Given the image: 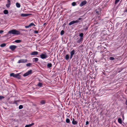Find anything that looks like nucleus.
<instances>
[{
	"label": "nucleus",
	"mask_w": 127,
	"mask_h": 127,
	"mask_svg": "<svg viewBox=\"0 0 127 127\" xmlns=\"http://www.w3.org/2000/svg\"><path fill=\"white\" fill-rule=\"evenodd\" d=\"M8 33L15 35H18L20 33V32L18 31L15 30H13L10 31Z\"/></svg>",
	"instance_id": "nucleus-1"
},
{
	"label": "nucleus",
	"mask_w": 127,
	"mask_h": 127,
	"mask_svg": "<svg viewBox=\"0 0 127 127\" xmlns=\"http://www.w3.org/2000/svg\"><path fill=\"white\" fill-rule=\"evenodd\" d=\"M40 56L41 58L42 59H46L48 57V55L46 54H42L40 55Z\"/></svg>",
	"instance_id": "nucleus-2"
},
{
	"label": "nucleus",
	"mask_w": 127,
	"mask_h": 127,
	"mask_svg": "<svg viewBox=\"0 0 127 127\" xmlns=\"http://www.w3.org/2000/svg\"><path fill=\"white\" fill-rule=\"evenodd\" d=\"M80 22L79 21H78V20H76L75 21H71L70 22L69 24L68 25L69 26H70L73 24H74L75 23H78Z\"/></svg>",
	"instance_id": "nucleus-3"
},
{
	"label": "nucleus",
	"mask_w": 127,
	"mask_h": 127,
	"mask_svg": "<svg viewBox=\"0 0 127 127\" xmlns=\"http://www.w3.org/2000/svg\"><path fill=\"white\" fill-rule=\"evenodd\" d=\"M32 70H30L29 71H28L27 72H26V73H24L23 75V76L24 77H26L29 74H31L32 73Z\"/></svg>",
	"instance_id": "nucleus-4"
},
{
	"label": "nucleus",
	"mask_w": 127,
	"mask_h": 127,
	"mask_svg": "<svg viewBox=\"0 0 127 127\" xmlns=\"http://www.w3.org/2000/svg\"><path fill=\"white\" fill-rule=\"evenodd\" d=\"M27 61L26 59H21L19 60L18 62V63L20 64V63H25Z\"/></svg>",
	"instance_id": "nucleus-5"
},
{
	"label": "nucleus",
	"mask_w": 127,
	"mask_h": 127,
	"mask_svg": "<svg viewBox=\"0 0 127 127\" xmlns=\"http://www.w3.org/2000/svg\"><path fill=\"white\" fill-rule=\"evenodd\" d=\"M17 46H16L12 45L10 46L9 48L12 51H14L17 48Z\"/></svg>",
	"instance_id": "nucleus-6"
},
{
	"label": "nucleus",
	"mask_w": 127,
	"mask_h": 127,
	"mask_svg": "<svg viewBox=\"0 0 127 127\" xmlns=\"http://www.w3.org/2000/svg\"><path fill=\"white\" fill-rule=\"evenodd\" d=\"M87 3L86 0H85L82 2L80 4V6L81 7H82L83 5L86 4Z\"/></svg>",
	"instance_id": "nucleus-7"
},
{
	"label": "nucleus",
	"mask_w": 127,
	"mask_h": 127,
	"mask_svg": "<svg viewBox=\"0 0 127 127\" xmlns=\"http://www.w3.org/2000/svg\"><path fill=\"white\" fill-rule=\"evenodd\" d=\"M75 51L74 50H73L71 51L70 53V59H71L73 57V55L75 54Z\"/></svg>",
	"instance_id": "nucleus-8"
},
{
	"label": "nucleus",
	"mask_w": 127,
	"mask_h": 127,
	"mask_svg": "<svg viewBox=\"0 0 127 127\" xmlns=\"http://www.w3.org/2000/svg\"><path fill=\"white\" fill-rule=\"evenodd\" d=\"M83 39V38H78L77 42L78 43H80L81 42H82Z\"/></svg>",
	"instance_id": "nucleus-9"
},
{
	"label": "nucleus",
	"mask_w": 127,
	"mask_h": 127,
	"mask_svg": "<svg viewBox=\"0 0 127 127\" xmlns=\"http://www.w3.org/2000/svg\"><path fill=\"white\" fill-rule=\"evenodd\" d=\"M38 53L37 52L35 51L32 52L31 54V55H38Z\"/></svg>",
	"instance_id": "nucleus-10"
},
{
	"label": "nucleus",
	"mask_w": 127,
	"mask_h": 127,
	"mask_svg": "<svg viewBox=\"0 0 127 127\" xmlns=\"http://www.w3.org/2000/svg\"><path fill=\"white\" fill-rule=\"evenodd\" d=\"M30 14L27 13H23L21 14V16L22 17H27L29 16Z\"/></svg>",
	"instance_id": "nucleus-11"
},
{
	"label": "nucleus",
	"mask_w": 127,
	"mask_h": 127,
	"mask_svg": "<svg viewBox=\"0 0 127 127\" xmlns=\"http://www.w3.org/2000/svg\"><path fill=\"white\" fill-rule=\"evenodd\" d=\"M10 0H8V3L6 5V7L7 8L10 7Z\"/></svg>",
	"instance_id": "nucleus-12"
},
{
	"label": "nucleus",
	"mask_w": 127,
	"mask_h": 127,
	"mask_svg": "<svg viewBox=\"0 0 127 127\" xmlns=\"http://www.w3.org/2000/svg\"><path fill=\"white\" fill-rule=\"evenodd\" d=\"M20 74V73H19L15 74L14 78H17L18 79H20V76L19 75Z\"/></svg>",
	"instance_id": "nucleus-13"
},
{
	"label": "nucleus",
	"mask_w": 127,
	"mask_h": 127,
	"mask_svg": "<svg viewBox=\"0 0 127 127\" xmlns=\"http://www.w3.org/2000/svg\"><path fill=\"white\" fill-rule=\"evenodd\" d=\"M72 124L74 125H76L77 124L78 122L76 121H75L74 118H73L72 121Z\"/></svg>",
	"instance_id": "nucleus-14"
},
{
	"label": "nucleus",
	"mask_w": 127,
	"mask_h": 127,
	"mask_svg": "<svg viewBox=\"0 0 127 127\" xmlns=\"http://www.w3.org/2000/svg\"><path fill=\"white\" fill-rule=\"evenodd\" d=\"M33 62L36 63L38 60V59L37 58H34L32 59Z\"/></svg>",
	"instance_id": "nucleus-15"
},
{
	"label": "nucleus",
	"mask_w": 127,
	"mask_h": 127,
	"mask_svg": "<svg viewBox=\"0 0 127 127\" xmlns=\"http://www.w3.org/2000/svg\"><path fill=\"white\" fill-rule=\"evenodd\" d=\"M34 124V123H32L31 124L26 125L25 126V127H30L33 125Z\"/></svg>",
	"instance_id": "nucleus-16"
},
{
	"label": "nucleus",
	"mask_w": 127,
	"mask_h": 127,
	"mask_svg": "<svg viewBox=\"0 0 127 127\" xmlns=\"http://www.w3.org/2000/svg\"><path fill=\"white\" fill-rule=\"evenodd\" d=\"M69 58V56L68 54L66 55H65V59L66 60H68Z\"/></svg>",
	"instance_id": "nucleus-17"
},
{
	"label": "nucleus",
	"mask_w": 127,
	"mask_h": 127,
	"mask_svg": "<svg viewBox=\"0 0 127 127\" xmlns=\"http://www.w3.org/2000/svg\"><path fill=\"white\" fill-rule=\"evenodd\" d=\"M8 12L7 10H5L3 11V13L4 14H6L8 13Z\"/></svg>",
	"instance_id": "nucleus-18"
},
{
	"label": "nucleus",
	"mask_w": 127,
	"mask_h": 127,
	"mask_svg": "<svg viewBox=\"0 0 127 127\" xmlns=\"http://www.w3.org/2000/svg\"><path fill=\"white\" fill-rule=\"evenodd\" d=\"M52 65L51 63H48L47 64V66L48 68H50L52 66Z\"/></svg>",
	"instance_id": "nucleus-19"
},
{
	"label": "nucleus",
	"mask_w": 127,
	"mask_h": 127,
	"mask_svg": "<svg viewBox=\"0 0 127 127\" xmlns=\"http://www.w3.org/2000/svg\"><path fill=\"white\" fill-rule=\"evenodd\" d=\"M16 6L18 8H20L21 6L20 4L18 2L16 3Z\"/></svg>",
	"instance_id": "nucleus-20"
},
{
	"label": "nucleus",
	"mask_w": 127,
	"mask_h": 127,
	"mask_svg": "<svg viewBox=\"0 0 127 127\" xmlns=\"http://www.w3.org/2000/svg\"><path fill=\"white\" fill-rule=\"evenodd\" d=\"M6 44L4 43H3L1 44L0 45V46L1 47H4L5 46H6Z\"/></svg>",
	"instance_id": "nucleus-21"
},
{
	"label": "nucleus",
	"mask_w": 127,
	"mask_h": 127,
	"mask_svg": "<svg viewBox=\"0 0 127 127\" xmlns=\"http://www.w3.org/2000/svg\"><path fill=\"white\" fill-rule=\"evenodd\" d=\"M118 122L120 124H122V120L121 118H119L118 119Z\"/></svg>",
	"instance_id": "nucleus-22"
},
{
	"label": "nucleus",
	"mask_w": 127,
	"mask_h": 127,
	"mask_svg": "<svg viewBox=\"0 0 127 127\" xmlns=\"http://www.w3.org/2000/svg\"><path fill=\"white\" fill-rule=\"evenodd\" d=\"M40 103L41 104H44L45 103V101L44 100H42L41 101Z\"/></svg>",
	"instance_id": "nucleus-23"
},
{
	"label": "nucleus",
	"mask_w": 127,
	"mask_h": 127,
	"mask_svg": "<svg viewBox=\"0 0 127 127\" xmlns=\"http://www.w3.org/2000/svg\"><path fill=\"white\" fill-rule=\"evenodd\" d=\"M123 69L122 68H119L118 70H117L118 72V73H119L121 71L123 70Z\"/></svg>",
	"instance_id": "nucleus-24"
},
{
	"label": "nucleus",
	"mask_w": 127,
	"mask_h": 127,
	"mask_svg": "<svg viewBox=\"0 0 127 127\" xmlns=\"http://www.w3.org/2000/svg\"><path fill=\"white\" fill-rule=\"evenodd\" d=\"M21 42V40H17L15 41V42L17 43H19Z\"/></svg>",
	"instance_id": "nucleus-25"
},
{
	"label": "nucleus",
	"mask_w": 127,
	"mask_h": 127,
	"mask_svg": "<svg viewBox=\"0 0 127 127\" xmlns=\"http://www.w3.org/2000/svg\"><path fill=\"white\" fill-rule=\"evenodd\" d=\"M37 86L39 87H41L42 85V83L39 82L37 84Z\"/></svg>",
	"instance_id": "nucleus-26"
},
{
	"label": "nucleus",
	"mask_w": 127,
	"mask_h": 127,
	"mask_svg": "<svg viewBox=\"0 0 127 127\" xmlns=\"http://www.w3.org/2000/svg\"><path fill=\"white\" fill-rule=\"evenodd\" d=\"M66 122L67 123H69L70 122V120L69 119L67 118L66 120Z\"/></svg>",
	"instance_id": "nucleus-27"
},
{
	"label": "nucleus",
	"mask_w": 127,
	"mask_h": 127,
	"mask_svg": "<svg viewBox=\"0 0 127 127\" xmlns=\"http://www.w3.org/2000/svg\"><path fill=\"white\" fill-rule=\"evenodd\" d=\"M15 74L14 73H12L10 74V76H13V77H14Z\"/></svg>",
	"instance_id": "nucleus-28"
},
{
	"label": "nucleus",
	"mask_w": 127,
	"mask_h": 127,
	"mask_svg": "<svg viewBox=\"0 0 127 127\" xmlns=\"http://www.w3.org/2000/svg\"><path fill=\"white\" fill-rule=\"evenodd\" d=\"M79 36L81 37L80 38H83V34L82 33H81L79 34Z\"/></svg>",
	"instance_id": "nucleus-29"
},
{
	"label": "nucleus",
	"mask_w": 127,
	"mask_h": 127,
	"mask_svg": "<svg viewBox=\"0 0 127 127\" xmlns=\"http://www.w3.org/2000/svg\"><path fill=\"white\" fill-rule=\"evenodd\" d=\"M29 25L30 27L32 26H35V24L33 23H31L29 24Z\"/></svg>",
	"instance_id": "nucleus-30"
},
{
	"label": "nucleus",
	"mask_w": 127,
	"mask_h": 127,
	"mask_svg": "<svg viewBox=\"0 0 127 127\" xmlns=\"http://www.w3.org/2000/svg\"><path fill=\"white\" fill-rule=\"evenodd\" d=\"M64 33V32L63 30H62L61 32V35H63Z\"/></svg>",
	"instance_id": "nucleus-31"
},
{
	"label": "nucleus",
	"mask_w": 127,
	"mask_h": 127,
	"mask_svg": "<svg viewBox=\"0 0 127 127\" xmlns=\"http://www.w3.org/2000/svg\"><path fill=\"white\" fill-rule=\"evenodd\" d=\"M72 5L73 6H74L76 5V3L75 2H73L72 3Z\"/></svg>",
	"instance_id": "nucleus-32"
},
{
	"label": "nucleus",
	"mask_w": 127,
	"mask_h": 127,
	"mask_svg": "<svg viewBox=\"0 0 127 127\" xmlns=\"http://www.w3.org/2000/svg\"><path fill=\"white\" fill-rule=\"evenodd\" d=\"M23 106L22 105H19V109H21L23 108Z\"/></svg>",
	"instance_id": "nucleus-33"
},
{
	"label": "nucleus",
	"mask_w": 127,
	"mask_h": 127,
	"mask_svg": "<svg viewBox=\"0 0 127 127\" xmlns=\"http://www.w3.org/2000/svg\"><path fill=\"white\" fill-rule=\"evenodd\" d=\"M110 59L111 60H115V58L113 57H111L110 58Z\"/></svg>",
	"instance_id": "nucleus-34"
},
{
	"label": "nucleus",
	"mask_w": 127,
	"mask_h": 127,
	"mask_svg": "<svg viewBox=\"0 0 127 127\" xmlns=\"http://www.w3.org/2000/svg\"><path fill=\"white\" fill-rule=\"evenodd\" d=\"M31 63H28V64H26V65L27 66H29L31 65Z\"/></svg>",
	"instance_id": "nucleus-35"
},
{
	"label": "nucleus",
	"mask_w": 127,
	"mask_h": 127,
	"mask_svg": "<svg viewBox=\"0 0 127 127\" xmlns=\"http://www.w3.org/2000/svg\"><path fill=\"white\" fill-rule=\"evenodd\" d=\"M4 98V97L3 96H0V100Z\"/></svg>",
	"instance_id": "nucleus-36"
},
{
	"label": "nucleus",
	"mask_w": 127,
	"mask_h": 127,
	"mask_svg": "<svg viewBox=\"0 0 127 127\" xmlns=\"http://www.w3.org/2000/svg\"><path fill=\"white\" fill-rule=\"evenodd\" d=\"M120 0H116L115 1V4H116L118 3Z\"/></svg>",
	"instance_id": "nucleus-37"
},
{
	"label": "nucleus",
	"mask_w": 127,
	"mask_h": 127,
	"mask_svg": "<svg viewBox=\"0 0 127 127\" xmlns=\"http://www.w3.org/2000/svg\"><path fill=\"white\" fill-rule=\"evenodd\" d=\"M101 46V45L100 44L99 45H98L97 47V48L98 49H99V48H100Z\"/></svg>",
	"instance_id": "nucleus-38"
},
{
	"label": "nucleus",
	"mask_w": 127,
	"mask_h": 127,
	"mask_svg": "<svg viewBox=\"0 0 127 127\" xmlns=\"http://www.w3.org/2000/svg\"><path fill=\"white\" fill-rule=\"evenodd\" d=\"M30 27V26L29 25H28V26H25V28H29Z\"/></svg>",
	"instance_id": "nucleus-39"
},
{
	"label": "nucleus",
	"mask_w": 127,
	"mask_h": 127,
	"mask_svg": "<svg viewBox=\"0 0 127 127\" xmlns=\"http://www.w3.org/2000/svg\"><path fill=\"white\" fill-rule=\"evenodd\" d=\"M38 32L37 31H34V32L35 33H38Z\"/></svg>",
	"instance_id": "nucleus-40"
},
{
	"label": "nucleus",
	"mask_w": 127,
	"mask_h": 127,
	"mask_svg": "<svg viewBox=\"0 0 127 127\" xmlns=\"http://www.w3.org/2000/svg\"><path fill=\"white\" fill-rule=\"evenodd\" d=\"M96 13L98 15H99L100 14V13L98 11H96Z\"/></svg>",
	"instance_id": "nucleus-41"
},
{
	"label": "nucleus",
	"mask_w": 127,
	"mask_h": 127,
	"mask_svg": "<svg viewBox=\"0 0 127 127\" xmlns=\"http://www.w3.org/2000/svg\"><path fill=\"white\" fill-rule=\"evenodd\" d=\"M89 123V122H88V121H87L86 122V125H88Z\"/></svg>",
	"instance_id": "nucleus-42"
},
{
	"label": "nucleus",
	"mask_w": 127,
	"mask_h": 127,
	"mask_svg": "<svg viewBox=\"0 0 127 127\" xmlns=\"http://www.w3.org/2000/svg\"><path fill=\"white\" fill-rule=\"evenodd\" d=\"M82 19L81 18H79L77 20H78V21H79V20H81Z\"/></svg>",
	"instance_id": "nucleus-43"
},
{
	"label": "nucleus",
	"mask_w": 127,
	"mask_h": 127,
	"mask_svg": "<svg viewBox=\"0 0 127 127\" xmlns=\"http://www.w3.org/2000/svg\"><path fill=\"white\" fill-rule=\"evenodd\" d=\"M3 31L1 30L0 31V33H1L3 32Z\"/></svg>",
	"instance_id": "nucleus-44"
},
{
	"label": "nucleus",
	"mask_w": 127,
	"mask_h": 127,
	"mask_svg": "<svg viewBox=\"0 0 127 127\" xmlns=\"http://www.w3.org/2000/svg\"><path fill=\"white\" fill-rule=\"evenodd\" d=\"M125 104L126 105H127V100L125 102Z\"/></svg>",
	"instance_id": "nucleus-45"
},
{
	"label": "nucleus",
	"mask_w": 127,
	"mask_h": 127,
	"mask_svg": "<svg viewBox=\"0 0 127 127\" xmlns=\"http://www.w3.org/2000/svg\"><path fill=\"white\" fill-rule=\"evenodd\" d=\"M125 12H127V9H126L124 11Z\"/></svg>",
	"instance_id": "nucleus-46"
},
{
	"label": "nucleus",
	"mask_w": 127,
	"mask_h": 127,
	"mask_svg": "<svg viewBox=\"0 0 127 127\" xmlns=\"http://www.w3.org/2000/svg\"><path fill=\"white\" fill-rule=\"evenodd\" d=\"M122 117H123V119H124V116L123 115V116Z\"/></svg>",
	"instance_id": "nucleus-47"
},
{
	"label": "nucleus",
	"mask_w": 127,
	"mask_h": 127,
	"mask_svg": "<svg viewBox=\"0 0 127 127\" xmlns=\"http://www.w3.org/2000/svg\"><path fill=\"white\" fill-rule=\"evenodd\" d=\"M87 28L86 29V30H87Z\"/></svg>",
	"instance_id": "nucleus-48"
}]
</instances>
